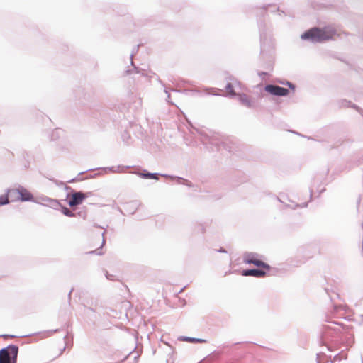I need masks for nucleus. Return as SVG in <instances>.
<instances>
[{
	"label": "nucleus",
	"mask_w": 363,
	"mask_h": 363,
	"mask_svg": "<svg viewBox=\"0 0 363 363\" xmlns=\"http://www.w3.org/2000/svg\"><path fill=\"white\" fill-rule=\"evenodd\" d=\"M62 213L65 216H69V217L74 216V213L69 209H68L67 208H62Z\"/></svg>",
	"instance_id": "obj_12"
},
{
	"label": "nucleus",
	"mask_w": 363,
	"mask_h": 363,
	"mask_svg": "<svg viewBox=\"0 0 363 363\" xmlns=\"http://www.w3.org/2000/svg\"><path fill=\"white\" fill-rule=\"evenodd\" d=\"M10 195L9 194V191L6 194L0 196V206L5 205L9 203V197Z\"/></svg>",
	"instance_id": "obj_9"
},
{
	"label": "nucleus",
	"mask_w": 363,
	"mask_h": 363,
	"mask_svg": "<svg viewBox=\"0 0 363 363\" xmlns=\"http://www.w3.org/2000/svg\"><path fill=\"white\" fill-rule=\"evenodd\" d=\"M244 262L246 264H253L254 265L264 268L267 270L270 269V267L269 264L264 263V262L258 259L255 255L254 254H247L244 257Z\"/></svg>",
	"instance_id": "obj_4"
},
{
	"label": "nucleus",
	"mask_w": 363,
	"mask_h": 363,
	"mask_svg": "<svg viewBox=\"0 0 363 363\" xmlns=\"http://www.w3.org/2000/svg\"><path fill=\"white\" fill-rule=\"evenodd\" d=\"M146 176H147L148 178H150V179H156V178H157V177H156L154 174H147Z\"/></svg>",
	"instance_id": "obj_13"
},
{
	"label": "nucleus",
	"mask_w": 363,
	"mask_h": 363,
	"mask_svg": "<svg viewBox=\"0 0 363 363\" xmlns=\"http://www.w3.org/2000/svg\"><path fill=\"white\" fill-rule=\"evenodd\" d=\"M18 348L16 345H9L0 350V363H16Z\"/></svg>",
	"instance_id": "obj_2"
},
{
	"label": "nucleus",
	"mask_w": 363,
	"mask_h": 363,
	"mask_svg": "<svg viewBox=\"0 0 363 363\" xmlns=\"http://www.w3.org/2000/svg\"><path fill=\"white\" fill-rule=\"evenodd\" d=\"M87 196L82 192H75L70 195L69 199V205L75 206L81 204Z\"/></svg>",
	"instance_id": "obj_6"
},
{
	"label": "nucleus",
	"mask_w": 363,
	"mask_h": 363,
	"mask_svg": "<svg viewBox=\"0 0 363 363\" xmlns=\"http://www.w3.org/2000/svg\"><path fill=\"white\" fill-rule=\"evenodd\" d=\"M104 244V240L101 238V236H98L97 238L92 240L89 244V249L94 248V250H91L89 252L93 253L96 252L97 255H101V252H97Z\"/></svg>",
	"instance_id": "obj_7"
},
{
	"label": "nucleus",
	"mask_w": 363,
	"mask_h": 363,
	"mask_svg": "<svg viewBox=\"0 0 363 363\" xmlns=\"http://www.w3.org/2000/svg\"><path fill=\"white\" fill-rule=\"evenodd\" d=\"M335 35V30L330 28L320 29L313 28L303 33L301 38L303 40H309L312 42H323L330 40Z\"/></svg>",
	"instance_id": "obj_1"
},
{
	"label": "nucleus",
	"mask_w": 363,
	"mask_h": 363,
	"mask_svg": "<svg viewBox=\"0 0 363 363\" xmlns=\"http://www.w3.org/2000/svg\"><path fill=\"white\" fill-rule=\"evenodd\" d=\"M240 101L247 106H250V101L246 95H240Z\"/></svg>",
	"instance_id": "obj_10"
},
{
	"label": "nucleus",
	"mask_w": 363,
	"mask_h": 363,
	"mask_svg": "<svg viewBox=\"0 0 363 363\" xmlns=\"http://www.w3.org/2000/svg\"><path fill=\"white\" fill-rule=\"evenodd\" d=\"M225 89H226V91H228V93L232 96H235V92L234 91L233 89V85L230 84V83H228L226 86H225Z\"/></svg>",
	"instance_id": "obj_11"
},
{
	"label": "nucleus",
	"mask_w": 363,
	"mask_h": 363,
	"mask_svg": "<svg viewBox=\"0 0 363 363\" xmlns=\"http://www.w3.org/2000/svg\"><path fill=\"white\" fill-rule=\"evenodd\" d=\"M243 276H253L256 277H263L266 275V272L260 269H247L242 272Z\"/></svg>",
	"instance_id": "obj_8"
},
{
	"label": "nucleus",
	"mask_w": 363,
	"mask_h": 363,
	"mask_svg": "<svg viewBox=\"0 0 363 363\" xmlns=\"http://www.w3.org/2000/svg\"><path fill=\"white\" fill-rule=\"evenodd\" d=\"M9 194L11 198V201H32L33 196L32 194L23 187L13 189L9 190Z\"/></svg>",
	"instance_id": "obj_3"
},
{
	"label": "nucleus",
	"mask_w": 363,
	"mask_h": 363,
	"mask_svg": "<svg viewBox=\"0 0 363 363\" xmlns=\"http://www.w3.org/2000/svg\"><path fill=\"white\" fill-rule=\"evenodd\" d=\"M106 277H107L108 279H109V277H108V274H106ZM110 279H111L110 278Z\"/></svg>",
	"instance_id": "obj_14"
},
{
	"label": "nucleus",
	"mask_w": 363,
	"mask_h": 363,
	"mask_svg": "<svg viewBox=\"0 0 363 363\" xmlns=\"http://www.w3.org/2000/svg\"><path fill=\"white\" fill-rule=\"evenodd\" d=\"M264 89L270 94L279 96H286L289 92L287 89L272 84L267 85Z\"/></svg>",
	"instance_id": "obj_5"
}]
</instances>
